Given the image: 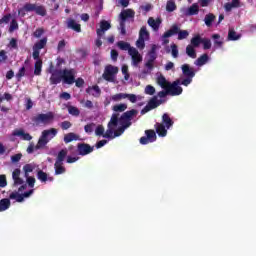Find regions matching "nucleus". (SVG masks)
<instances>
[{
  "instance_id": "nucleus-1",
  "label": "nucleus",
  "mask_w": 256,
  "mask_h": 256,
  "mask_svg": "<svg viewBox=\"0 0 256 256\" xmlns=\"http://www.w3.org/2000/svg\"><path fill=\"white\" fill-rule=\"evenodd\" d=\"M107 127L104 139H115V137H121L125 130L131 127V123L119 121V113H113Z\"/></svg>"
},
{
  "instance_id": "nucleus-2",
  "label": "nucleus",
  "mask_w": 256,
  "mask_h": 256,
  "mask_svg": "<svg viewBox=\"0 0 256 256\" xmlns=\"http://www.w3.org/2000/svg\"><path fill=\"white\" fill-rule=\"evenodd\" d=\"M33 11L40 17H45L47 15V8H45V6L33 3L24 4V6L18 10V15H20V17H25L27 13H31Z\"/></svg>"
},
{
  "instance_id": "nucleus-3",
  "label": "nucleus",
  "mask_w": 256,
  "mask_h": 256,
  "mask_svg": "<svg viewBox=\"0 0 256 256\" xmlns=\"http://www.w3.org/2000/svg\"><path fill=\"white\" fill-rule=\"evenodd\" d=\"M56 136H57V129H55V128L43 130L42 134L35 146L36 151H39V149H45V147L47 146V143H49V141Z\"/></svg>"
},
{
  "instance_id": "nucleus-4",
  "label": "nucleus",
  "mask_w": 256,
  "mask_h": 256,
  "mask_svg": "<svg viewBox=\"0 0 256 256\" xmlns=\"http://www.w3.org/2000/svg\"><path fill=\"white\" fill-rule=\"evenodd\" d=\"M33 125L39 127V125H50L52 121H55V113L49 111L47 113H40L31 118Z\"/></svg>"
},
{
  "instance_id": "nucleus-5",
  "label": "nucleus",
  "mask_w": 256,
  "mask_h": 256,
  "mask_svg": "<svg viewBox=\"0 0 256 256\" xmlns=\"http://www.w3.org/2000/svg\"><path fill=\"white\" fill-rule=\"evenodd\" d=\"M173 35H178V41H183V39H187V37H189V31L181 30L177 24H173L162 37L163 39H169V37H173Z\"/></svg>"
},
{
  "instance_id": "nucleus-6",
  "label": "nucleus",
  "mask_w": 256,
  "mask_h": 256,
  "mask_svg": "<svg viewBox=\"0 0 256 256\" xmlns=\"http://www.w3.org/2000/svg\"><path fill=\"white\" fill-rule=\"evenodd\" d=\"M75 75H77V70L76 69H67L65 68L62 70V81L66 85H73L75 83Z\"/></svg>"
},
{
  "instance_id": "nucleus-7",
  "label": "nucleus",
  "mask_w": 256,
  "mask_h": 256,
  "mask_svg": "<svg viewBox=\"0 0 256 256\" xmlns=\"http://www.w3.org/2000/svg\"><path fill=\"white\" fill-rule=\"evenodd\" d=\"M117 73H119V68L113 65H108L105 67L102 77L103 79H105V81H110L111 83H113V81H115V75H117Z\"/></svg>"
},
{
  "instance_id": "nucleus-8",
  "label": "nucleus",
  "mask_w": 256,
  "mask_h": 256,
  "mask_svg": "<svg viewBox=\"0 0 256 256\" xmlns=\"http://www.w3.org/2000/svg\"><path fill=\"white\" fill-rule=\"evenodd\" d=\"M163 104V100L157 99V96L152 97L147 105L141 110V115H145V113H149V111H153V109H157L159 105Z\"/></svg>"
},
{
  "instance_id": "nucleus-9",
  "label": "nucleus",
  "mask_w": 256,
  "mask_h": 256,
  "mask_svg": "<svg viewBox=\"0 0 256 256\" xmlns=\"http://www.w3.org/2000/svg\"><path fill=\"white\" fill-rule=\"evenodd\" d=\"M145 135L140 138L141 145H148V143H155L157 141V133L153 129L145 130Z\"/></svg>"
},
{
  "instance_id": "nucleus-10",
  "label": "nucleus",
  "mask_w": 256,
  "mask_h": 256,
  "mask_svg": "<svg viewBox=\"0 0 256 256\" xmlns=\"http://www.w3.org/2000/svg\"><path fill=\"white\" fill-rule=\"evenodd\" d=\"M181 84V80H175L173 83H170L168 86V93L172 97H175L177 95H181L183 93V88L179 86Z\"/></svg>"
},
{
  "instance_id": "nucleus-11",
  "label": "nucleus",
  "mask_w": 256,
  "mask_h": 256,
  "mask_svg": "<svg viewBox=\"0 0 256 256\" xmlns=\"http://www.w3.org/2000/svg\"><path fill=\"white\" fill-rule=\"evenodd\" d=\"M93 151H95V146H91L88 143L77 144V153L82 157H85V155H89L90 153H93Z\"/></svg>"
},
{
  "instance_id": "nucleus-12",
  "label": "nucleus",
  "mask_w": 256,
  "mask_h": 256,
  "mask_svg": "<svg viewBox=\"0 0 256 256\" xmlns=\"http://www.w3.org/2000/svg\"><path fill=\"white\" fill-rule=\"evenodd\" d=\"M50 84L51 85H59L61 81H63V70L61 69H54L50 70Z\"/></svg>"
},
{
  "instance_id": "nucleus-13",
  "label": "nucleus",
  "mask_w": 256,
  "mask_h": 256,
  "mask_svg": "<svg viewBox=\"0 0 256 256\" xmlns=\"http://www.w3.org/2000/svg\"><path fill=\"white\" fill-rule=\"evenodd\" d=\"M139 112L136 109H132L130 111L124 112L121 117H118V121H121L122 123H131V119L135 117Z\"/></svg>"
},
{
  "instance_id": "nucleus-14",
  "label": "nucleus",
  "mask_w": 256,
  "mask_h": 256,
  "mask_svg": "<svg viewBox=\"0 0 256 256\" xmlns=\"http://www.w3.org/2000/svg\"><path fill=\"white\" fill-rule=\"evenodd\" d=\"M129 55L132 58V63L134 65V67H137L139 65V63H141V61H143V56H141V54H139V51L137 50V48L131 49Z\"/></svg>"
},
{
  "instance_id": "nucleus-15",
  "label": "nucleus",
  "mask_w": 256,
  "mask_h": 256,
  "mask_svg": "<svg viewBox=\"0 0 256 256\" xmlns=\"http://www.w3.org/2000/svg\"><path fill=\"white\" fill-rule=\"evenodd\" d=\"M111 29V23L107 22L106 20H102L100 22V28L96 30L97 37H102L105 35L106 31Z\"/></svg>"
},
{
  "instance_id": "nucleus-16",
  "label": "nucleus",
  "mask_w": 256,
  "mask_h": 256,
  "mask_svg": "<svg viewBox=\"0 0 256 256\" xmlns=\"http://www.w3.org/2000/svg\"><path fill=\"white\" fill-rule=\"evenodd\" d=\"M67 29L75 31V33H81V24L77 23L75 19L68 18L66 21Z\"/></svg>"
},
{
  "instance_id": "nucleus-17",
  "label": "nucleus",
  "mask_w": 256,
  "mask_h": 256,
  "mask_svg": "<svg viewBox=\"0 0 256 256\" xmlns=\"http://www.w3.org/2000/svg\"><path fill=\"white\" fill-rule=\"evenodd\" d=\"M127 19H135V12L132 9H126L120 13V22L125 23Z\"/></svg>"
},
{
  "instance_id": "nucleus-18",
  "label": "nucleus",
  "mask_w": 256,
  "mask_h": 256,
  "mask_svg": "<svg viewBox=\"0 0 256 256\" xmlns=\"http://www.w3.org/2000/svg\"><path fill=\"white\" fill-rule=\"evenodd\" d=\"M182 74L184 77L192 78L195 77V68L191 67L189 64H184L181 66Z\"/></svg>"
},
{
  "instance_id": "nucleus-19",
  "label": "nucleus",
  "mask_w": 256,
  "mask_h": 256,
  "mask_svg": "<svg viewBox=\"0 0 256 256\" xmlns=\"http://www.w3.org/2000/svg\"><path fill=\"white\" fill-rule=\"evenodd\" d=\"M154 129L156 130L158 137H167V127L163 123L156 122Z\"/></svg>"
},
{
  "instance_id": "nucleus-20",
  "label": "nucleus",
  "mask_w": 256,
  "mask_h": 256,
  "mask_svg": "<svg viewBox=\"0 0 256 256\" xmlns=\"http://www.w3.org/2000/svg\"><path fill=\"white\" fill-rule=\"evenodd\" d=\"M37 179L41 181V183H47V181H54V178L52 176H48L47 173L44 172L43 170H38Z\"/></svg>"
},
{
  "instance_id": "nucleus-21",
  "label": "nucleus",
  "mask_w": 256,
  "mask_h": 256,
  "mask_svg": "<svg viewBox=\"0 0 256 256\" xmlns=\"http://www.w3.org/2000/svg\"><path fill=\"white\" fill-rule=\"evenodd\" d=\"M13 135L14 137H22L23 141H31V139H33V136L29 133H25L24 130H15Z\"/></svg>"
},
{
  "instance_id": "nucleus-22",
  "label": "nucleus",
  "mask_w": 256,
  "mask_h": 256,
  "mask_svg": "<svg viewBox=\"0 0 256 256\" xmlns=\"http://www.w3.org/2000/svg\"><path fill=\"white\" fill-rule=\"evenodd\" d=\"M161 18H157L156 20L153 17L148 19V25L152 27L154 31H159V27H161Z\"/></svg>"
},
{
  "instance_id": "nucleus-23",
  "label": "nucleus",
  "mask_w": 256,
  "mask_h": 256,
  "mask_svg": "<svg viewBox=\"0 0 256 256\" xmlns=\"http://www.w3.org/2000/svg\"><path fill=\"white\" fill-rule=\"evenodd\" d=\"M157 85H159L162 89H168L171 82L167 81V78L165 76L160 75L156 79Z\"/></svg>"
},
{
  "instance_id": "nucleus-24",
  "label": "nucleus",
  "mask_w": 256,
  "mask_h": 256,
  "mask_svg": "<svg viewBox=\"0 0 256 256\" xmlns=\"http://www.w3.org/2000/svg\"><path fill=\"white\" fill-rule=\"evenodd\" d=\"M86 93L92 95L93 97H100L101 96V88L98 85H94L92 87H88L86 89Z\"/></svg>"
},
{
  "instance_id": "nucleus-25",
  "label": "nucleus",
  "mask_w": 256,
  "mask_h": 256,
  "mask_svg": "<svg viewBox=\"0 0 256 256\" xmlns=\"http://www.w3.org/2000/svg\"><path fill=\"white\" fill-rule=\"evenodd\" d=\"M173 120L171 119V117L169 116V114L164 113L162 115V124L164 125V127H166V129H171V127H173Z\"/></svg>"
},
{
  "instance_id": "nucleus-26",
  "label": "nucleus",
  "mask_w": 256,
  "mask_h": 256,
  "mask_svg": "<svg viewBox=\"0 0 256 256\" xmlns=\"http://www.w3.org/2000/svg\"><path fill=\"white\" fill-rule=\"evenodd\" d=\"M117 47L121 51H128V54L131 53V49H135V47H131V44H129V42H125V41H118L117 42Z\"/></svg>"
},
{
  "instance_id": "nucleus-27",
  "label": "nucleus",
  "mask_w": 256,
  "mask_h": 256,
  "mask_svg": "<svg viewBox=\"0 0 256 256\" xmlns=\"http://www.w3.org/2000/svg\"><path fill=\"white\" fill-rule=\"evenodd\" d=\"M212 39L214 40V49H221L223 47V38L219 34H213Z\"/></svg>"
},
{
  "instance_id": "nucleus-28",
  "label": "nucleus",
  "mask_w": 256,
  "mask_h": 256,
  "mask_svg": "<svg viewBox=\"0 0 256 256\" xmlns=\"http://www.w3.org/2000/svg\"><path fill=\"white\" fill-rule=\"evenodd\" d=\"M208 61L209 55L203 54L197 60H195L194 65H196L197 67H203V65H206Z\"/></svg>"
},
{
  "instance_id": "nucleus-29",
  "label": "nucleus",
  "mask_w": 256,
  "mask_h": 256,
  "mask_svg": "<svg viewBox=\"0 0 256 256\" xmlns=\"http://www.w3.org/2000/svg\"><path fill=\"white\" fill-rule=\"evenodd\" d=\"M11 207V200L9 198H4L0 200V213H3V211H7Z\"/></svg>"
},
{
  "instance_id": "nucleus-30",
  "label": "nucleus",
  "mask_w": 256,
  "mask_h": 256,
  "mask_svg": "<svg viewBox=\"0 0 256 256\" xmlns=\"http://www.w3.org/2000/svg\"><path fill=\"white\" fill-rule=\"evenodd\" d=\"M72 141H79V135L70 132L64 136V143H71Z\"/></svg>"
},
{
  "instance_id": "nucleus-31",
  "label": "nucleus",
  "mask_w": 256,
  "mask_h": 256,
  "mask_svg": "<svg viewBox=\"0 0 256 256\" xmlns=\"http://www.w3.org/2000/svg\"><path fill=\"white\" fill-rule=\"evenodd\" d=\"M46 45H47V37H44L34 44L33 49L41 51V49H45Z\"/></svg>"
},
{
  "instance_id": "nucleus-32",
  "label": "nucleus",
  "mask_w": 256,
  "mask_h": 256,
  "mask_svg": "<svg viewBox=\"0 0 256 256\" xmlns=\"http://www.w3.org/2000/svg\"><path fill=\"white\" fill-rule=\"evenodd\" d=\"M148 57V61L155 63V60L157 59V45H152L151 50L148 53Z\"/></svg>"
},
{
  "instance_id": "nucleus-33",
  "label": "nucleus",
  "mask_w": 256,
  "mask_h": 256,
  "mask_svg": "<svg viewBox=\"0 0 256 256\" xmlns=\"http://www.w3.org/2000/svg\"><path fill=\"white\" fill-rule=\"evenodd\" d=\"M43 69V60H38L34 64V75L39 77L41 75V71Z\"/></svg>"
},
{
  "instance_id": "nucleus-34",
  "label": "nucleus",
  "mask_w": 256,
  "mask_h": 256,
  "mask_svg": "<svg viewBox=\"0 0 256 256\" xmlns=\"http://www.w3.org/2000/svg\"><path fill=\"white\" fill-rule=\"evenodd\" d=\"M186 54L188 55V57H190L191 59H197V52L195 51V46H192L191 44H189L186 47Z\"/></svg>"
},
{
  "instance_id": "nucleus-35",
  "label": "nucleus",
  "mask_w": 256,
  "mask_h": 256,
  "mask_svg": "<svg viewBox=\"0 0 256 256\" xmlns=\"http://www.w3.org/2000/svg\"><path fill=\"white\" fill-rule=\"evenodd\" d=\"M55 169V175H63L67 169H65V166H63V163L55 162L54 164Z\"/></svg>"
},
{
  "instance_id": "nucleus-36",
  "label": "nucleus",
  "mask_w": 256,
  "mask_h": 256,
  "mask_svg": "<svg viewBox=\"0 0 256 256\" xmlns=\"http://www.w3.org/2000/svg\"><path fill=\"white\" fill-rule=\"evenodd\" d=\"M187 15H199V5L197 3L192 4L187 11Z\"/></svg>"
},
{
  "instance_id": "nucleus-37",
  "label": "nucleus",
  "mask_w": 256,
  "mask_h": 256,
  "mask_svg": "<svg viewBox=\"0 0 256 256\" xmlns=\"http://www.w3.org/2000/svg\"><path fill=\"white\" fill-rule=\"evenodd\" d=\"M67 149H62L58 152L55 163H63L65 161V157H67Z\"/></svg>"
},
{
  "instance_id": "nucleus-38",
  "label": "nucleus",
  "mask_w": 256,
  "mask_h": 256,
  "mask_svg": "<svg viewBox=\"0 0 256 256\" xmlns=\"http://www.w3.org/2000/svg\"><path fill=\"white\" fill-rule=\"evenodd\" d=\"M216 17L215 14L209 13L204 18V23L207 27H211L213 25V21H215Z\"/></svg>"
},
{
  "instance_id": "nucleus-39",
  "label": "nucleus",
  "mask_w": 256,
  "mask_h": 256,
  "mask_svg": "<svg viewBox=\"0 0 256 256\" xmlns=\"http://www.w3.org/2000/svg\"><path fill=\"white\" fill-rule=\"evenodd\" d=\"M68 109V113L69 115H72L73 117H79V115H81V111L79 110V108L75 107V106H67Z\"/></svg>"
},
{
  "instance_id": "nucleus-40",
  "label": "nucleus",
  "mask_w": 256,
  "mask_h": 256,
  "mask_svg": "<svg viewBox=\"0 0 256 256\" xmlns=\"http://www.w3.org/2000/svg\"><path fill=\"white\" fill-rule=\"evenodd\" d=\"M203 42V38H201V35L197 34L190 40V45L192 47H199V45Z\"/></svg>"
},
{
  "instance_id": "nucleus-41",
  "label": "nucleus",
  "mask_w": 256,
  "mask_h": 256,
  "mask_svg": "<svg viewBox=\"0 0 256 256\" xmlns=\"http://www.w3.org/2000/svg\"><path fill=\"white\" fill-rule=\"evenodd\" d=\"M9 199H15L17 203H23V201H25L23 194H19V192H12L9 195Z\"/></svg>"
},
{
  "instance_id": "nucleus-42",
  "label": "nucleus",
  "mask_w": 256,
  "mask_h": 256,
  "mask_svg": "<svg viewBox=\"0 0 256 256\" xmlns=\"http://www.w3.org/2000/svg\"><path fill=\"white\" fill-rule=\"evenodd\" d=\"M112 110L115 111V113H123V111L127 110V104L114 105Z\"/></svg>"
},
{
  "instance_id": "nucleus-43",
  "label": "nucleus",
  "mask_w": 256,
  "mask_h": 256,
  "mask_svg": "<svg viewBox=\"0 0 256 256\" xmlns=\"http://www.w3.org/2000/svg\"><path fill=\"white\" fill-rule=\"evenodd\" d=\"M139 37L141 39H149V31H147V26H142L139 31Z\"/></svg>"
},
{
  "instance_id": "nucleus-44",
  "label": "nucleus",
  "mask_w": 256,
  "mask_h": 256,
  "mask_svg": "<svg viewBox=\"0 0 256 256\" xmlns=\"http://www.w3.org/2000/svg\"><path fill=\"white\" fill-rule=\"evenodd\" d=\"M177 9V4H175L174 1H168L166 3V11L168 13H173V11H175Z\"/></svg>"
},
{
  "instance_id": "nucleus-45",
  "label": "nucleus",
  "mask_w": 256,
  "mask_h": 256,
  "mask_svg": "<svg viewBox=\"0 0 256 256\" xmlns=\"http://www.w3.org/2000/svg\"><path fill=\"white\" fill-rule=\"evenodd\" d=\"M241 36L237 35V32H235V30H229L228 32V40L229 41H238V39H240Z\"/></svg>"
},
{
  "instance_id": "nucleus-46",
  "label": "nucleus",
  "mask_w": 256,
  "mask_h": 256,
  "mask_svg": "<svg viewBox=\"0 0 256 256\" xmlns=\"http://www.w3.org/2000/svg\"><path fill=\"white\" fill-rule=\"evenodd\" d=\"M95 127H96V124L95 123H89V124H86L84 126V131L85 133H87L88 135H91V133H93V131H95Z\"/></svg>"
},
{
  "instance_id": "nucleus-47",
  "label": "nucleus",
  "mask_w": 256,
  "mask_h": 256,
  "mask_svg": "<svg viewBox=\"0 0 256 256\" xmlns=\"http://www.w3.org/2000/svg\"><path fill=\"white\" fill-rule=\"evenodd\" d=\"M95 134L97 135V137H105V128L103 127V125L97 126Z\"/></svg>"
},
{
  "instance_id": "nucleus-48",
  "label": "nucleus",
  "mask_w": 256,
  "mask_h": 256,
  "mask_svg": "<svg viewBox=\"0 0 256 256\" xmlns=\"http://www.w3.org/2000/svg\"><path fill=\"white\" fill-rule=\"evenodd\" d=\"M60 127L62 131H67V129H71V127H73V124L70 121L65 120L61 122Z\"/></svg>"
},
{
  "instance_id": "nucleus-49",
  "label": "nucleus",
  "mask_w": 256,
  "mask_h": 256,
  "mask_svg": "<svg viewBox=\"0 0 256 256\" xmlns=\"http://www.w3.org/2000/svg\"><path fill=\"white\" fill-rule=\"evenodd\" d=\"M112 101H121V99H127V94L125 93H118L111 97Z\"/></svg>"
},
{
  "instance_id": "nucleus-50",
  "label": "nucleus",
  "mask_w": 256,
  "mask_h": 256,
  "mask_svg": "<svg viewBox=\"0 0 256 256\" xmlns=\"http://www.w3.org/2000/svg\"><path fill=\"white\" fill-rule=\"evenodd\" d=\"M23 171L25 173V177H29V173H33V165L31 164L24 165Z\"/></svg>"
},
{
  "instance_id": "nucleus-51",
  "label": "nucleus",
  "mask_w": 256,
  "mask_h": 256,
  "mask_svg": "<svg viewBox=\"0 0 256 256\" xmlns=\"http://www.w3.org/2000/svg\"><path fill=\"white\" fill-rule=\"evenodd\" d=\"M23 77H25V66L21 67L19 69L18 73L16 74L17 81H21V79H23Z\"/></svg>"
},
{
  "instance_id": "nucleus-52",
  "label": "nucleus",
  "mask_w": 256,
  "mask_h": 256,
  "mask_svg": "<svg viewBox=\"0 0 256 256\" xmlns=\"http://www.w3.org/2000/svg\"><path fill=\"white\" fill-rule=\"evenodd\" d=\"M171 49H172V57H174V59H177V57H179V48L177 47V44H172Z\"/></svg>"
},
{
  "instance_id": "nucleus-53",
  "label": "nucleus",
  "mask_w": 256,
  "mask_h": 256,
  "mask_svg": "<svg viewBox=\"0 0 256 256\" xmlns=\"http://www.w3.org/2000/svg\"><path fill=\"white\" fill-rule=\"evenodd\" d=\"M136 47L140 50L145 49V39L139 37L136 41Z\"/></svg>"
},
{
  "instance_id": "nucleus-54",
  "label": "nucleus",
  "mask_w": 256,
  "mask_h": 256,
  "mask_svg": "<svg viewBox=\"0 0 256 256\" xmlns=\"http://www.w3.org/2000/svg\"><path fill=\"white\" fill-rule=\"evenodd\" d=\"M202 45H203V49L207 50L211 48V40H209L208 38H202Z\"/></svg>"
},
{
  "instance_id": "nucleus-55",
  "label": "nucleus",
  "mask_w": 256,
  "mask_h": 256,
  "mask_svg": "<svg viewBox=\"0 0 256 256\" xmlns=\"http://www.w3.org/2000/svg\"><path fill=\"white\" fill-rule=\"evenodd\" d=\"M145 94L146 95H155V87H153L152 85H147L145 87Z\"/></svg>"
},
{
  "instance_id": "nucleus-56",
  "label": "nucleus",
  "mask_w": 256,
  "mask_h": 256,
  "mask_svg": "<svg viewBox=\"0 0 256 256\" xmlns=\"http://www.w3.org/2000/svg\"><path fill=\"white\" fill-rule=\"evenodd\" d=\"M19 29V24L17 23V21L12 20L10 23V27H9V32L13 33V31Z\"/></svg>"
},
{
  "instance_id": "nucleus-57",
  "label": "nucleus",
  "mask_w": 256,
  "mask_h": 256,
  "mask_svg": "<svg viewBox=\"0 0 256 256\" xmlns=\"http://www.w3.org/2000/svg\"><path fill=\"white\" fill-rule=\"evenodd\" d=\"M21 157H23V154L18 153L13 156H11V162L12 163H19L21 161Z\"/></svg>"
},
{
  "instance_id": "nucleus-58",
  "label": "nucleus",
  "mask_w": 256,
  "mask_h": 256,
  "mask_svg": "<svg viewBox=\"0 0 256 256\" xmlns=\"http://www.w3.org/2000/svg\"><path fill=\"white\" fill-rule=\"evenodd\" d=\"M9 21H11V14H6L0 19V25L7 24Z\"/></svg>"
},
{
  "instance_id": "nucleus-59",
  "label": "nucleus",
  "mask_w": 256,
  "mask_h": 256,
  "mask_svg": "<svg viewBox=\"0 0 256 256\" xmlns=\"http://www.w3.org/2000/svg\"><path fill=\"white\" fill-rule=\"evenodd\" d=\"M118 29L120 30L121 35H127V29L125 28V22L120 21Z\"/></svg>"
},
{
  "instance_id": "nucleus-60",
  "label": "nucleus",
  "mask_w": 256,
  "mask_h": 256,
  "mask_svg": "<svg viewBox=\"0 0 256 256\" xmlns=\"http://www.w3.org/2000/svg\"><path fill=\"white\" fill-rule=\"evenodd\" d=\"M193 83V78L186 77L184 80L180 82V85H184V87H188V85H191Z\"/></svg>"
},
{
  "instance_id": "nucleus-61",
  "label": "nucleus",
  "mask_w": 256,
  "mask_h": 256,
  "mask_svg": "<svg viewBox=\"0 0 256 256\" xmlns=\"http://www.w3.org/2000/svg\"><path fill=\"white\" fill-rule=\"evenodd\" d=\"M126 99H128L130 103H137V95L135 94H126Z\"/></svg>"
},
{
  "instance_id": "nucleus-62",
  "label": "nucleus",
  "mask_w": 256,
  "mask_h": 256,
  "mask_svg": "<svg viewBox=\"0 0 256 256\" xmlns=\"http://www.w3.org/2000/svg\"><path fill=\"white\" fill-rule=\"evenodd\" d=\"M44 33H45V30H43V28H38L34 32V37L39 39V37H41Z\"/></svg>"
},
{
  "instance_id": "nucleus-63",
  "label": "nucleus",
  "mask_w": 256,
  "mask_h": 256,
  "mask_svg": "<svg viewBox=\"0 0 256 256\" xmlns=\"http://www.w3.org/2000/svg\"><path fill=\"white\" fill-rule=\"evenodd\" d=\"M0 187H7V177L5 175H0Z\"/></svg>"
},
{
  "instance_id": "nucleus-64",
  "label": "nucleus",
  "mask_w": 256,
  "mask_h": 256,
  "mask_svg": "<svg viewBox=\"0 0 256 256\" xmlns=\"http://www.w3.org/2000/svg\"><path fill=\"white\" fill-rule=\"evenodd\" d=\"M26 177H27L28 186L31 188L35 187V177H29V176H26Z\"/></svg>"
}]
</instances>
